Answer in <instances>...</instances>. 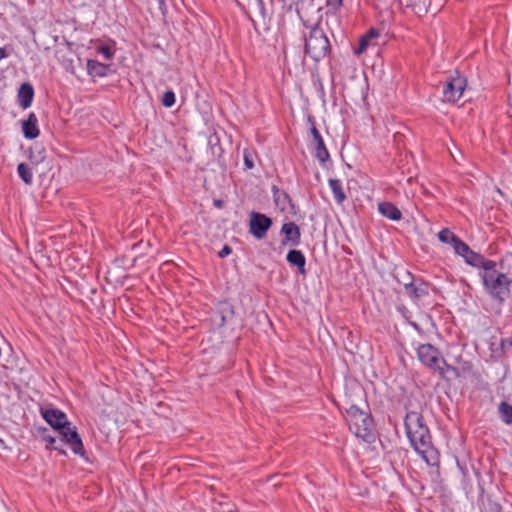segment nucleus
I'll return each instance as SVG.
<instances>
[{"label":"nucleus","instance_id":"obj_24","mask_svg":"<svg viewBox=\"0 0 512 512\" xmlns=\"http://www.w3.org/2000/svg\"><path fill=\"white\" fill-rule=\"evenodd\" d=\"M454 251L462 256L463 258L468 254V252L471 250L470 247L463 242L460 238L456 241V243L453 245Z\"/></svg>","mask_w":512,"mask_h":512},{"label":"nucleus","instance_id":"obj_14","mask_svg":"<svg viewBox=\"0 0 512 512\" xmlns=\"http://www.w3.org/2000/svg\"><path fill=\"white\" fill-rule=\"evenodd\" d=\"M405 293L413 300H419L421 297L428 295V286L425 283L414 285L413 283L404 284Z\"/></svg>","mask_w":512,"mask_h":512},{"label":"nucleus","instance_id":"obj_30","mask_svg":"<svg viewBox=\"0 0 512 512\" xmlns=\"http://www.w3.org/2000/svg\"><path fill=\"white\" fill-rule=\"evenodd\" d=\"M98 52L102 53L106 59H111L113 57V52L109 46H100L98 48Z\"/></svg>","mask_w":512,"mask_h":512},{"label":"nucleus","instance_id":"obj_21","mask_svg":"<svg viewBox=\"0 0 512 512\" xmlns=\"http://www.w3.org/2000/svg\"><path fill=\"white\" fill-rule=\"evenodd\" d=\"M498 412H499L501 420L504 423H506L508 425L512 424V405L503 401L499 404Z\"/></svg>","mask_w":512,"mask_h":512},{"label":"nucleus","instance_id":"obj_12","mask_svg":"<svg viewBox=\"0 0 512 512\" xmlns=\"http://www.w3.org/2000/svg\"><path fill=\"white\" fill-rule=\"evenodd\" d=\"M22 131L27 139H35L40 131L38 128V119L34 113H30L28 118L22 122Z\"/></svg>","mask_w":512,"mask_h":512},{"label":"nucleus","instance_id":"obj_32","mask_svg":"<svg viewBox=\"0 0 512 512\" xmlns=\"http://www.w3.org/2000/svg\"><path fill=\"white\" fill-rule=\"evenodd\" d=\"M232 252V249L228 245H224V247L219 251L218 255L220 258H224L228 255H230Z\"/></svg>","mask_w":512,"mask_h":512},{"label":"nucleus","instance_id":"obj_26","mask_svg":"<svg viewBox=\"0 0 512 512\" xmlns=\"http://www.w3.org/2000/svg\"><path fill=\"white\" fill-rule=\"evenodd\" d=\"M243 159L246 169H252L254 167V152L249 149L243 150Z\"/></svg>","mask_w":512,"mask_h":512},{"label":"nucleus","instance_id":"obj_19","mask_svg":"<svg viewBox=\"0 0 512 512\" xmlns=\"http://www.w3.org/2000/svg\"><path fill=\"white\" fill-rule=\"evenodd\" d=\"M329 186L334 194L335 201L341 205L346 199L341 181L338 179H329Z\"/></svg>","mask_w":512,"mask_h":512},{"label":"nucleus","instance_id":"obj_28","mask_svg":"<svg viewBox=\"0 0 512 512\" xmlns=\"http://www.w3.org/2000/svg\"><path fill=\"white\" fill-rule=\"evenodd\" d=\"M369 41H370V35H364L361 40H360V43H359V47L358 49L356 50V53L357 54H360L362 53L368 46L369 44Z\"/></svg>","mask_w":512,"mask_h":512},{"label":"nucleus","instance_id":"obj_35","mask_svg":"<svg viewBox=\"0 0 512 512\" xmlns=\"http://www.w3.org/2000/svg\"><path fill=\"white\" fill-rule=\"evenodd\" d=\"M5 57H7V53H6L5 49L0 48V60L4 59Z\"/></svg>","mask_w":512,"mask_h":512},{"label":"nucleus","instance_id":"obj_37","mask_svg":"<svg viewBox=\"0 0 512 512\" xmlns=\"http://www.w3.org/2000/svg\"><path fill=\"white\" fill-rule=\"evenodd\" d=\"M216 205L221 206V201H216Z\"/></svg>","mask_w":512,"mask_h":512},{"label":"nucleus","instance_id":"obj_8","mask_svg":"<svg viewBox=\"0 0 512 512\" xmlns=\"http://www.w3.org/2000/svg\"><path fill=\"white\" fill-rule=\"evenodd\" d=\"M466 87V79L457 76L451 78L444 86L443 97L444 101L456 102L462 96Z\"/></svg>","mask_w":512,"mask_h":512},{"label":"nucleus","instance_id":"obj_34","mask_svg":"<svg viewBox=\"0 0 512 512\" xmlns=\"http://www.w3.org/2000/svg\"><path fill=\"white\" fill-rule=\"evenodd\" d=\"M366 35H370V39L378 36V33L375 30H370Z\"/></svg>","mask_w":512,"mask_h":512},{"label":"nucleus","instance_id":"obj_31","mask_svg":"<svg viewBox=\"0 0 512 512\" xmlns=\"http://www.w3.org/2000/svg\"><path fill=\"white\" fill-rule=\"evenodd\" d=\"M44 440L51 446V448L55 450H60L58 446H56V439L50 435H45Z\"/></svg>","mask_w":512,"mask_h":512},{"label":"nucleus","instance_id":"obj_33","mask_svg":"<svg viewBox=\"0 0 512 512\" xmlns=\"http://www.w3.org/2000/svg\"><path fill=\"white\" fill-rule=\"evenodd\" d=\"M328 5L336 8L342 4V0H327Z\"/></svg>","mask_w":512,"mask_h":512},{"label":"nucleus","instance_id":"obj_13","mask_svg":"<svg viewBox=\"0 0 512 512\" xmlns=\"http://www.w3.org/2000/svg\"><path fill=\"white\" fill-rule=\"evenodd\" d=\"M34 97V89L30 83H23L18 90V102L23 109L31 106Z\"/></svg>","mask_w":512,"mask_h":512},{"label":"nucleus","instance_id":"obj_27","mask_svg":"<svg viewBox=\"0 0 512 512\" xmlns=\"http://www.w3.org/2000/svg\"><path fill=\"white\" fill-rule=\"evenodd\" d=\"M254 9L258 16L261 19L265 20V18L267 17V12L265 9L264 0H256L254 3Z\"/></svg>","mask_w":512,"mask_h":512},{"label":"nucleus","instance_id":"obj_1","mask_svg":"<svg viewBox=\"0 0 512 512\" xmlns=\"http://www.w3.org/2000/svg\"><path fill=\"white\" fill-rule=\"evenodd\" d=\"M405 430L415 451L421 455L427 464L434 465L436 453L432 445L430 431L419 412L411 411L406 414Z\"/></svg>","mask_w":512,"mask_h":512},{"label":"nucleus","instance_id":"obj_36","mask_svg":"<svg viewBox=\"0 0 512 512\" xmlns=\"http://www.w3.org/2000/svg\"><path fill=\"white\" fill-rule=\"evenodd\" d=\"M157 1H158V3H159L160 7H161V6H163V5L165 4V0H157Z\"/></svg>","mask_w":512,"mask_h":512},{"label":"nucleus","instance_id":"obj_6","mask_svg":"<svg viewBox=\"0 0 512 512\" xmlns=\"http://www.w3.org/2000/svg\"><path fill=\"white\" fill-rule=\"evenodd\" d=\"M346 421L351 432L369 442L372 438V418L368 413L352 405L346 411Z\"/></svg>","mask_w":512,"mask_h":512},{"label":"nucleus","instance_id":"obj_11","mask_svg":"<svg viewBox=\"0 0 512 512\" xmlns=\"http://www.w3.org/2000/svg\"><path fill=\"white\" fill-rule=\"evenodd\" d=\"M281 232L284 235L283 244L290 243L296 246L300 243V229L294 222L285 223L281 228Z\"/></svg>","mask_w":512,"mask_h":512},{"label":"nucleus","instance_id":"obj_25","mask_svg":"<svg viewBox=\"0 0 512 512\" xmlns=\"http://www.w3.org/2000/svg\"><path fill=\"white\" fill-rule=\"evenodd\" d=\"M161 103L165 107H172L175 104V94L172 90L166 91L161 99Z\"/></svg>","mask_w":512,"mask_h":512},{"label":"nucleus","instance_id":"obj_20","mask_svg":"<svg viewBox=\"0 0 512 512\" xmlns=\"http://www.w3.org/2000/svg\"><path fill=\"white\" fill-rule=\"evenodd\" d=\"M502 508L499 503L492 500L489 496L481 498V512H501Z\"/></svg>","mask_w":512,"mask_h":512},{"label":"nucleus","instance_id":"obj_22","mask_svg":"<svg viewBox=\"0 0 512 512\" xmlns=\"http://www.w3.org/2000/svg\"><path fill=\"white\" fill-rule=\"evenodd\" d=\"M438 238L441 242L443 243H448V244H452V246L456 243V241L459 239L452 231H450L449 229L445 228V229H442L439 233H438Z\"/></svg>","mask_w":512,"mask_h":512},{"label":"nucleus","instance_id":"obj_23","mask_svg":"<svg viewBox=\"0 0 512 512\" xmlns=\"http://www.w3.org/2000/svg\"><path fill=\"white\" fill-rule=\"evenodd\" d=\"M18 174L20 178L26 183L31 184L32 183V172L29 166L25 163H20L18 165Z\"/></svg>","mask_w":512,"mask_h":512},{"label":"nucleus","instance_id":"obj_9","mask_svg":"<svg viewBox=\"0 0 512 512\" xmlns=\"http://www.w3.org/2000/svg\"><path fill=\"white\" fill-rule=\"evenodd\" d=\"M311 135H312V145L314 147L315 151V157L321 162L325 163L327 160H329V152L326 149L324 140L318 131V129L313 124L311 128Z\"/></svg>","mask_w":512,"mask_h":512},{"label":"nucleus","instance_id":"obj_3","mask_svg":"<svg viewBox=\"0 0 512 512\" xmlns=\"http://www.w3.org/2000/svg\"><path fill=\"white\" fill-rule=\"evenodd\" d=\"M484 288L489 296L498 303H503L512 295V279L496 269V263H488L480 273Z\"/></svg>","mask_w":512,"mask_h":512},{"label":"nucleus","instance_id":"obj_16","mask_svg":"<svg viewBox=\"0 0 512 512\" xmlns=\"http://www.w3.org/2000/svg\"><path fill=\"white\" fill-rule=\"evenodd\" d=\"M287 261L296 266L301 274H305L306 259L300 250H290L287 254Z\"/></svg>","mask_w":512,"mask_h":512},{"label":"nucleus","instance_id":"obj_18","mask_svg":"<svg viewBox=\"0 0 512 512\" xmlns=\"http://www.w3.org/2000/svg\"><path fill=\"white\" fill-rule=\"evenodd\" d=\"M108 66L102 64L96 60H88L87 61V71L88 74L93 77H103L107 73Z\"/></svg>","mask_w":512,"mask_h":512},{"label":"nucleus","instance_id":"obj_29","mask_svg":"<svg viewBox=\"0 0 512 512\" xmlns=\"http://www.w3.org/2000/svg\"><path fill=\"white\" fill-rule=\"evenodd\" d=\"M369 41H370V35H364L361 40H360V43H359V47L358 49L356 50V53L357 54H360L362 53L368 46L369 44Z\"/></svg>","mask_w":512,"mask_h":512},{"label":"nucleus","instance_id":"obj_7","mask_svg":"<svg viewBox=\"0 0 512 512\" xmlns=\"http://www.w3.org/2000/svg\"><path fill=\"white\" fill-rule=\"evenodd\" d=\"M272 226V219L259 212H252L249 220V231L257 239H263Z\"/></svg>","mask_w":512,"mask_h":512},{"label":"nucleus","instance_id":"obj_2","mask_svg":"<svg viewBox=\"0 0 512 512\" xmlns=\"http://www.w3.org/2000/svg\"><path fill=\"white\" fill-rule=\"evenodd\" d=\"M41 413L43 418L58 431L61 441L68 444L75 454L86 458L82 440L76 428L72 427L71 423L68 422L65 413L58 409H42Z\"/></svg>","mask_w":512,"mask_h":512},{"label":"nucleus","instance_id":"obj_10","mask_svg":"<svg viewBox=\"0 0 512 512\" xmlns=\"http://www.w3.org/2000/svg\"><path fill=\"white\" fill-rule=\"evenodd\" d=\"M274 202L282 212L294 213V205L290 196L283 190L273 188Z\"/></svg>","mask_w":512,"mask_h":512},{"label":"nucleus","instance_id":"obj_4","mask_svg":"<svg viewBox=\"0 0 512 512\" xmlns=\"http://www.w3.org/2000/svg\"><path fill=\"white\" fill-rule=\"evenodd\" d=\"M417 356L421 363L437 371L441 377L449 379L458 376L457 369L448 365L438 349L431 344L420 345L417 349Z\"/></svg>","mask_w":512,"mask_h":512},{"label":"nucleus","instance_id":"obj_15","mask_svg":"<svg viewBox=\"0 0 512 512\" xmlns=\"http://www.w3.org/2000/svg\"><path fill=\"white\" fill-rule=\"evenodd\" d=\"M379 212L386 218L398 221L402 218L401 211L390 202H382L378 205Z\"/></svg>","mask_w":512,"mask_h":512},{"label":"nucleus","instance_id":"obj_5","mask_svg":"<svg viewBox=\"0 0 512 512\" xmlns=\"http://www.w3.org/2000/svg\"><path fill=\"white\" fill-rule=\"evenodd\" d=\"M305 53L315 62L320 61L330 51V43L318 26L311 27L308 33H304Z\"/></svg>","mask_w":512,"mask_h":512},{"label":"nucleus","instance_id":"obj_17","mask_svg":"<svg viewBox=\"0 0 512 512\" xmlns=\"http://www.w3.org/2000/svg\"><path fill=\"white\" fill-rule=\"evenodd\" d=\"M466 263L471 266L482 268V271L485 270V267L488 266V263H495L492 260L485 259L482 255L470 250L468 254L464 257Z\"/></svg>","mask_w":512,"mask_h":512}]
</instances>
